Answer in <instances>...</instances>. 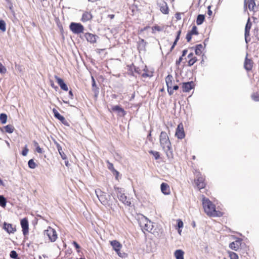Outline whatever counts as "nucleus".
<instances>
[{
  "mask_svg": "<svg viewBox=\"0 0 259 259\" xmlns=\"http://www.w3.org/2000/svg\"><path fill=\"white\" fill-rule=\"evenodd\" d=\"M202 205L204 212L209 217H221L224 214L221 211L217 210L215 204L204 195L202 196Z\"/></svg>",
  "mask_w": 259,
  "mask_h": 259,
  "instance_id": "obj_1",
  "label": "nucleus"
},
{
  "mask_svg": "<svg viewBox=\"0 0 259 259\" xmlns=\"http://www.w3.org/2000/svg\"><path fill=\"white\" fill-rule=\"evenodd\" d=\"M159 142L162 149L165 152L167 158H172L171 144L169 137L165 132H161L159 136Z\"/></svg>",
  "mask_w": 259,
  "mask_h": 259,
  "instance_id": "obj_2",
  "label": "nucleus"
},
{
  "mask_svg": "<svg viewBox=\"0 0 259 259\" xmlns=\"http://www.w3.org/2000/svg\"><path fill=\"white\" fill-rule=\"evenodd\" d=\"M165 82L167 86V92L169 96L174 94V91H177L179 89V85L175 83V80L174 77L168 74L165 77Z\"/></svg>",
  "mask_w": 259,
  "mask_h": 259,
  "instance_id": "obj_3",
  "label": "nucleus"
},
{
  "mask_svg": "<svg viewBox=\"0 0 259 259\" xmlns=\"http://www.w3.org/2000/svg\"><path fill=\"white\" fill-rule=\"evenodd\" d=\"M95 192L99 201L102 204L104 205H109V201L110 199V196L109 195L102 191L100 189L96 190Z\"/></svg>",
  "mask_w": 259,
  "mask_h": 259,
  "instance_id": "obj_4",
  "label": "nucleus"
},
{
  "mask_svg": "<svg viewBox=\"0 0 259 259\" xmlns=\"http://www.w3.org/2000/svg\"><path fill=\"white\" fill-rule=\"evenodd\" d=\"M44 235L47 236L51 242H55L58 238L56 231L51 227H48L44 231Z\"/></svg>",
  "mask_w": 259,
  "mask_h": 259,
  "instance_id": "obj_5",
  "label": "nucleus"
},
{
  "mask_svg": "<svg viewBox=\"0 0 259 259\" xmlns=\"http://www.w3.org/2000/svg\"><path fill=\"white\" fill-rule=\"evenodd\" d=\"M70 30L74 34L83 33L84 30L83 26L79 23L72 22L69 25Z\"/></svg>",
  "mask_w": 259,
  "mask_h": 259,
  "instance_id": "obj_6",
  "label": "nucleus"
},
{
  "mask_svg": "<svg viewBox=\"0 0 259 259\" xmlns=\"http://www.w3.org/2000/svg\"><path fill=\"white\" fill-rule=\"evenodd\" d=\"M110 243L117 254L119 256L123 257L122 253L120 252V250L122 247V244L116 240L110 241Z\"/></svg>",
  "mask_w": 259,
  "mask_h": 259,
  "instance_id": "obj_7",
  "label": "nucleus"
},
{
  "mask_svg": "<svg viewBox=\"0 0 259 259\" xmlns=\"http://www.w3.org/2000/svg\"><path fill=\"white\" fill-rule=\"evenodd\" d=\"M198 61L196 55L193 53H189L186 58V61L188 66L193 65Z\"/></svg>",
  "mask_w": 259,
  "mask_h": 259,
  "instance_id": "obj_8",
  "label": "nucleus"
},
{
  "mask_svg": "<svg viewBox=\"0 0 259 259\" xmlns=\"http://www.w3.org/2000/svg\"><path fill=\"white\" fill-rule=\"evenodd\" d=\"M175 136L179 139H182L185 138V133L182 123H180L178 124L176 129Z\"/></svg>",
  "mask_w": 259,
  "mask_h": 259,
  "instance_id": "obj_9",
  "label": "nucleus"
},
{
  "mask_svg": "<svg viewBox=\"0 0 259 259\" xmlns=\"http://www.w3.org/2000/svg\"><path fill=\"white\" fill-rule=\"evenodd\" d=\"M21 226L22 229L23 234L24 235H27L29 232V224L27 218L22 219L20 222Z\"/></svg>",
  "mask_w": 259,
  "mask_h": 259,
  "instance_id": "obj_10",
  "label": "nucleus"
},
{
  "mask_svg": "<svg viewBox=\"0 0 259 259\" xmlns=\"http://www.w3.org/2000/svg\"><path fill=\"white\" fill-rule=\"evenodd\" d=\"M157 5L162 14L164 15H168L169 14V9L166 2L163 1L161 3H157Z\"/></svg>",
  "mask_w": 259,
  "mask_h": 259,
  "instance_id": "obj_11",
  "label": "nucleus"
},
{
  "mask_svg": "<svg viewBox=\"0 0 259 259\" xmlns=\"http://www.w3.org/2000/svg\"><path fill=\"white\" fill-rule=\"evenodd\" d=\"M195 84L193 81L183 82L182 84V91L183 92H189L191 90L194 88Z\"/></svg>",
  "mask_w": 259,
  "mask_h": 259,
  "instance_id": "obj_12",
  "label": "nucleus"
},
{
  "mask_svg": "<svg viewBox=\"0 0 259 259\" xmlns=\"http://www.w3.org/2000/svg\"><path fill=\"white\" fill-rule=\"evenodd\" d=\"M198 34L199 32L198 31L197 27L195 25L193 26L192 29L189 31L186 35V38L187 41L190 42L191 40L193 35H197Z\"/></svg>",
  "mask_w": 259,
  "mask_h": 259,
  "instance_id": "obj_13",
  "label": "nucleus"
},
{
  "mask_svg": "<svg viewBox=\"0 0 259 259\" xmlns=\"http://www.w3.org/2000/svg\"><path fill=\"white\" fill-rule=\"evenodd\" d=\"M248 54L246 56L244 63V67L247 71H250L253 66V62L252 59L247 58Z\"/></svg>",
  "mask_w": 259,
  "mask_h": 259,
  "instance_id": "obj_14",
  "label": "nucleus"
},
{
  "mask_svg": "<svg viewBox=\"0 0 259 259\" xmlns=\"http://www.w3.org/2000/svg\"><path fill=\"white\" fill-rule=\"evenodd\" d=\"M93 18V16L90 11H84L81 18V21L82 22H86L90 21Z\"/></svg>",
  "mask_w": 259,
  "mask_h": 259,
  "instance_id": "obj_15",
  "label": "nucleus"
},
{
  "mask_svg": "<svg viewBox=\"0 0 259 259\" xmlns=\"http://www.w3.org/2000/svg\"><path fill=\"white\" fill-rule=\"evenodd\" d=\"M195 183L199 190L204 188L206 186L205 179L203 177H198L195 180Z\"/></svg>",
  "mask_w": 259,
  "mask_h": 259,
  "instance_id": "obj_16",
  "label": "nucleus"
},
{
  "mask_svg": "<svg viewBox=\"0 0 259 259\" xmlns=\"http://www.w3.org/2000/svg\"><path fill=\"white\" fill-rule=\"evenodd\" d=\"M55 78L62 90L65 91H67L68 90L67 85L64 83L63 80L62 78L56 75L55 76Z\"/></svg>",
  "mask_w": 259,
  "mask_h": 259,
  "instance_id": "obj_17",
  "label": "nucleus"
},
{
  "mask_svg": "<svg viewBox=\"0 0 259 259\" xmlns=\"http://www.w3.org/2000/svg\"><path fill=\"white\" fill-rule=\"evenodd\" d=\"M111 111L117 112L120 116H124L126 114L125 111L120 106L116 105L111 107Z\"/></svg>",
  "mask_w": 259,
  "mask_h": 259,
  "instance_id": "obj_18",
  "label": "nucleus"
},
{
  "mask_svg": "<svg viewBox=\"0 0 259 259\" xmlns=\"http://www.w3.org/2000/svg\"><path fill=\"white\" fill-rule=\"evenodd\" d=\"M160 189L163 194L168 195L170 194V187L167 183H162L160 185Z\"/></svg>",
  "mask_w": 259,
  "mask_h": 259,
  "instance_id": "obj_19",
  "label": "nucleus"
},
{
  "mask_svg": "<svg viewBox=\"0 0 259 259\" xmlns=\"http://www.w3.org/2000/svg\"><path fill=\"white\" fill-rule=\"evenodd\" d=\"M3 228L9 233H14L16 231V229L15 227H14L11 224H9L7 223H4Z\"/></svg>",
  "mask_w": 259,
  "mask_h": 259,
  "instance_id": "obj_20",
  "label": "nucleus"
},
{
  "mask_svg": "<svg viewBox=\"0 0 259 259\" xmlns=\"http://www.w3.org/2000/svg\"><path fill=\"white\" fill-rule=\"evenodd\" d=\"M53 112L55 118L59 120L64 124L66 125L67 124V121L65 118L63 116L60 115V114L56 109L54 108L53 109Z\"/></svg>",
  "mask_w": 259,
  "mask_h": 259,
  "instance_id": "obj_21",
  "label": "nucleus"
},
{
  "mask_svg": "<svg viewBox=\"0 0 259 259\" xmlns=\"http://www.w3.org/2000/svg\"><path fill=\"white\" fill-rule=\"evenodd\" d=\"M241 245V241L239 240H237L235 241L231 242L229 245V247L232 249L237 251L240 248Z\"/></svg>",
  "mask_w": 259,
  "mask_h": 259,
  "instance_id": "obj_22",
  "label": "nucleus"
},
{
  "mask_svg": "<svg viewBox=\"0 0 259 259\" xmlns=\"http://www.w3.org/2000/svg\"><path fill=\"white\" fill-rule=\"evenodd\" d=\"M84 36L88 41L90 43L94 44L96 42V35L91 33H86L84 34Z\"/></svg>",
  "mask_w": 259,
  "mask_h": 259,
  "instance_id": "obj_23",
  "label": "nucleus"
},
{
  "mask_svg": "<svg viewBox=\"0 0 259 259\" xmlns=\"http://www.w3.org/2000/svg\"><path fill=\"white\" fill-rule=\"evenodd\" d=\"M245 5H248V8L250 11H254V8L255 7V0H245Z\"/></svg>",
  "mask_w": 259,
  "mask_h": 259,
  "instance_id": "obj_24",
  "label": "nucleus"
},
{
  "mask_svg": "<svg viewBox=\"0 0 259 259\" xmlns=\"http://www.w3.org/2000/svg\"><path fill=\"white\" fill-rule=\"evenodd\" d=\"M118 198L120 201H122L125 205L127 206L131 205V201L127 200L126 196L123 193H120L119 195H118Z\"/></svg>",
  "mask_w": 259,
  "mask_h": 259,
  "instance_id": "obj_25",
  "label": "nucleus"
},
{
  "mask_svg": "<svg viewBox=\"0 0 259 259\" xmlns=\"http://www.w3.org/2000/svg\"><path fill=\"white\" fill-rule=\"evenodd\" d=\"M252 26V23L250 22V18L248 19L247 22L246 23L245 28V37L248 36L249 35V31L251 29Z\"/></svg>",
  "mask_w": 259,
  "mask_h": 259,
  "instance_id": "obj_26",
  "label": "nucleus"
},
{
  "mask_svg": "<svg viewBox=\"0 0 259 259\" xmlns=\"http://www.w3.org/2000/svg\"><path fill=\"white\" fill-rule=\"evenodd\" d=\"M204 50V47L202 44H199L195 46V54L196 55H200L203 50Z\"/></svg>",
  "mask_w": 259,
  "mask_h": 259,
  "instance_id": "obj_27",
  "label": "nucleus"
},
{
  "mask_svg": "<svg viewBox=\"0 0 259 259\" xmlns=\"http://www.w3.org/2000/svg\"><path fill=\"white\" fill-rule=\"evenodd\" d=\"M175 256L177 259H184V252L182 250H177L175 252Z\"/></svg>",
  "mask_w": 259,
  "mask_h": 259,
  "instance_id": "obj_28",
  "label": "nucleus"
},
{
  "mask_svg": "<svg viewBox=\"0 0 259 259\" xmlns=\"http://www.w3.org/2000/svg\"><path fill=\"white\" fill-rule=\"evenodd\" d=\"M144 73L142 74V76L144 78L151 77L152 76V73L150 72L146 66L145 67V68L143 70Z\"/></svg>",
  "mask_w": 259,
  "mask_h": 259,
  "instance_id": "obj_29",
  "label": "nucleus"
},
{
  "mask_svg": "<svg viewBox=\"0 0 259 259\" xmlns=\"http://www.w3.org/2000/svg\"><path fill=\"white\" fill-rule=\"evenodd\" d=\"M181 34V30L180 29L177 31L176 38L175 39V41L173 43V45L171 47L170 51H171L174 49V48H175V46L176 45L178 41L179 40Z\"/></svg>",
  "mask_w": 259,
  "mask_h": 259,
  "instance_id": "obj_30",
  "label": "nucleus"
},
{
  "mask_svg": "<svg viewBox=\"0 0 259 259\" xmlns=\"http://www.w3.org/2000/svg\"><path fill=\"white\" fill-rule=\"evenodd\" d=\"M205 20V16L204 15L199 14L198 15L196 19V23L199 25L203 23Z\"/></svg>",
  "mask_w": 259,
  "mask_h": 259,
  "instance_id": "obj_31",
  "label": "nucleus"
},
{
  "mask_svg": "<svg viewBox=\"0 0 259 259\" xmlns=\"http://www.w3.org/2000/svg\"><path fill=\"white\" fill-rule=\"evenodd\" d=\"M152 33H155L157 31L159 32L162 30L163 28L160 27V26L155 25L152 27Z\"/></svg>",
  "mask_w": 259,
  "mask_h": 259,
  "instance_id": "obj_32",
  "label": "nucleus"
},
{
  "mask_svg": "<svg viewBox=\"0 0 259 259\" xmlns=\"http://www.w3.org/2000/svg\"><path fill=\"white\" fill-rule=\"evenodd\" d=\"M4 128H5L6 132L10 133V134L12 133L15 130L14 127L13 125H10V124L5 126L4 127Z\"/></svg>",
  "mask_w": 259,
  "mask_h": 259,
  "instance_id": "obj_33",
  "label": "nucleus"
},
{
  "mask_svg": "<svg viewBox=\"0 0 259 259\" xmlns=\"http://www.w3.org/2000/svg\"><path fill=\"white\" fill-rule=\"evenodd\" d=\"M57 149L59 151L60 155H61L62 158L64 160L67 159V156L66 154L62 151V147L59 145H57Z\"/></svg>",
  "mask_w": 259,
  "mask_h": 259,
  "instance_id": "obj_34",
  "label": "nucleus"
},
{
  "mask_svg": "<svg viewBox=\"0 0 259 259\" xmlns=\"http://www.w3.org/2000/svg\"><path fill=\"white\" fill-rule=\"evenodd\" d=\"M149 154L152 155L154 157L155 159L158 160L160 158V153L159 152L155 151L153 150H150L149 151Z\"/></svg>",
  "mask_w": 259,
  "mask_h": 259,
  "instance_id": "obj_35",
  "label": "nucleus"
},
{
  "mask_svg": "<svg viewBox=\"0 0 259 259\" xmlns=\"http://www.w3.org/2000/svg\"><path fill=\"white\" fill-rule=\"evenodd\" d=\"M33 144L35 147L36 151L38 153H42V152H43L42 149L40 147L38 143L36 141H34Z\"/></svg>",
  "mask_w": 259,
  "mask_h": 259,
  "instance_id": "obj_36",
  "label": "nucleus"
},
{
  "mask_svg": "<svg viewBox=\"0 0 259 259\" xmlns=\"http://www.w3.org/2000/svg\"><path fill=\"white\" fill-rule=\"evenodd\" d=\"M227 253L230 259H238V255L237 253L231 251H228Z\"/></svg>",
  "mask_w": 259,
  "mask_h": 259,
  "instance_id": "obj_37",
  "label": "nucleus"
},
{
  "mask_svg": "<svg viewBox=\"0 0 259 259\" xmlns=\"http://www.w3.org/2000/svg\"><path fill=\"white\" fill-rule=\"evenodd\" d=\"M7 120V115L5 113H2L0 115V121L2 124L6 123Z\"/></svg>",
  "mask_w": 259,
  "mask_h": 259,
  "instance_id": "obj_38",
  "label": "nucleus"
},
{
  "mask_svg": "<svg viewBox=\"0 0 259 259\" xmlns=\"http://www.w3.org/2000/svg\"><path fill=\"white\" fill-rule=\"evenodd\" d=\"M28 166L32 169H34L36 167V164L34 161L33 159H31L28 161Z\"/></svg>",
  "mask_w": 259,
  "mask_h": 259,
  "instance_id": "obj_39",
  "label": "nucleus"
},
{
  "mask_svg": "<svg viewBox=\"0 0 259 259\" xmlns=\"http://www.w3.org/2000/svg\"><path fill=\"white\" fill-rule=\"evenodd\" d=\"M7 201L6 198L2 195H0V205L2 207H5Z\"/></svg>",
  "mask_w": 259,
  "mask_h": 259,
  "instance_id": "obj_40",
  "label": "nucleus"
},
{
  "mask_svg": "<svg viewBox=\"0 0 259 259\" xmlns=\"http://www.w3.org/2000/svg\"><path fill=\"white\" fill-rule=\"evenodd\" d=\"M187 52L188 51L187 50H184L183 51L182 56L180 57L179 59L176 61L177 65H179L180 64V63L182 62L183 60V57L185 56L186 55Z\"/></svg>",
  "mask_w": 259,
  "mask_h": 259,
  "instance_id": "obj_41",
  "label": "nucleus"
},
{
  "mask_svg": "<svg viewBox=\"0 0 259 259\" xmlns=\"http://www.w3.org/2000/svg\"><path fill=\"white\" fill-rule=\"evenodd\" d=\"M0 30L3 32H5L6 30V23L3 20H0Z\"/></svg>",
  "mask_w": 259,
  "mask_h": 259,
  "instance_id": "obj_42",
  "label": "nucleus"
},
{
  "mask_svg": "<svg viewBox=\"0 0 259 259\" xmlns=\"http://www.w3.org/2000/svg\"><path fill=\"white\" fill-rule=\"evenodd\" d=\"M18 255L17 252L15 250H12L10 252V256L12 258H17Z\"/></svg>",
  "mask_w": 259,
  "mask_h": 259,
  "instance_id": "obj_43",
  "label": "nucleus"
},
{
  "mask_svg": "<svg viewBox=\"0 0 259 259\" xmlns=\"http://www.w3.org/2000/svg\"><path fill=\"white\" fill-rule=\"evenodd\" d=\"M107 164H108V168L112 172L113 170H114L115 169L114 167L113 164L109 162V161L107 160L106 161Z\"/></svg>",
  "mask_w": 259,
  "mask_h": 259,
  "instance_id": "obj_44",
  "label": "nucleus"
},
{
  "mask_svg": "<svg viewBox=\"0 0 259 259\" xmlns=\"http://www.w3.org/2000/svg\"><path fill=\"white\" fill-rule=\"evenodd\" d=\"M251 98L255 101H259V94L257 93H253L251 95Z\"/></svg>",
  "mask_w": 259,
  "mask_h": 259,
  "instance_id": "obj_45",
  "label": "nucleus"
},
{
  "mask_svg": "<svg viewBox=\"0 0 259 259\" xmlns=\"http://www.w3.org/2000/svg\"><path fill=\"white\" fill-rule=\"evenodd\" d=\"M6 68L1 63H0V73L4 74L6 73Z\"/></svg>",
  "mask_w": 259,
  "mask_h": 259,
  "instance_id": "obj_46",
  "label": "nucleus"
},
{
  "mask_svg": "<svg viewBox=\"0 0 259 259\" xmlns=\"http://www.w3.org/2000/svg\"><path fill=\"white\" fill-rule=\"evenodd\" d=\"M72 244H73L75 248L77 249V251L79 252V249L80 248L79 245L76 241H74L72 242Z\"/></svg>",
  "mask_w": 259,
  "mask_h": 259,
  "instance_id": "obj_47",
  "label": "nucleus"
},
{
  "mask_svg": "<svg viewBox=\"0 0 259 259\" xmlns=\"http://www.w3.org/2000/svg\"><path fill=\"white\" fill-rule=\"evenodd\" d=\"M28 149L27 148V146H26L23 149V150H22V155L23 156H26L27 155L28 152Z\"/></svg>",
  "mask_w": 259,
  "mask_h": 259,
  "instance_id": "obj_48",
  "label": "nucleus"
},
{
  "mask_svg": "<svg viewBox=\"0 0 259 259\" xmlns=\"http://www.w3.org/2000/svg\"><path fill=\"white\" fill-rule=\"evenodd\" d=\"M178 227L181 228L183 227V222L181 220H178Z\"/></svg>",
  "mask_w": 259,
  "mask_h": 259,
  "instance_id": "obj_49",
  "label": "nucleus"
},
{
  "mask_svg": "<svg viewBox=\"0 0 259 259\" xmlns=\"http://www.w3.org/2000/svg\"><path fill=\"white\" fill-rule=\"evenodd\" d=\"M112 172L113 174V175H114L115 176L116 179L117 180L119 174V172L117 170H116V169H115Z\"/></svg>",
  "mask_w": 259,
  "mask_h": 259,
  "instance_id": "obj_50",
  "label": "nucleus"
},
{
  "mask_svg": "<svg viewBox=\"0 0 259 259\" xmlns=\"http://www.w3.org/2000/svg\"><path fill=\"white\" fill-rule=\"evenodd\" d=\"M175 18L178 20H181V14L179 12L176 13L175 14Z\"/></svg>",
  "mask_w": 259,
  "mask_h": 259,
  "instance_id": "obj_51",
  "label": "nucleus"
},
{
  "mask_svg": "<svg viewBox=\"0 0 259 259\" xmlns=\"http://www.w3.org/2000/svg\"><path fill=\"white\" fill-rule=\"evenodd\" d=\"M134 70H135V72L137 73L138 74H140L141 73V72H140V69H139V67H136V66H134Z\"/></svg>",
  "mask_w": 259,
  "mask_h": 259,
  "instance_id": "obj_52",
  "label": "nucleus"
},
{
  "mask_svg": "<svg viewBox=\"0 0 259 259\" xmlns=\"http://www.w3.org/2000/svg\"><path fill=\"white\" fill-rule=\"evenodd\" d=\"M69 97L70 99H73V94L71 90H70L69 92Z\"/></svg>",
  "mask_w": 259,
  "mask_h": 259,
  "instance_id": "obj_53",
  "label": "nucleus"
},
{
  "mask_svg": "<svg viewBox=\"0 0 259 259\" xmlns=\"http://www.w3.org/2000/svg\"><path fill=\"white\" fill-rule=\"evenodd\" d=\"M210 6H208V14L209 16H211L212 14V11L210 10Z\"/></svg>",
  "mask_w": 259,
  "mask_h": 259,
  "instance_id": "obj_54",
  "label": "nucleus"
},
{
  "mask_svg": "<svg viewBox=\"0 0 259 259\" xmlns=\"http://www.w3.org/2000/svg\"><path fill=\"white\" fill-rule=\"evenodd\" d=\"M108 17L111 19H112L114 18L115 17V15L114 14H110V15H108Z\"/></svg>",
  "mask_w": 259,
  "mask_h": 259,
  "instance_id": "obj_55",
  "label": "nucleus"
},
{
  "mask_svg": "<svg viewBox=\"0 0 259 259\" xmlns=\"http://www.w3.org/2000/svg\"><path fill=\"white\" fill-rule=\"evenodd\" d=\"M4 184L2 180L0 178V186H4Z\"/></svg>",
  "mask_w": 259,
  "mask_h": 259,
  "instance_id": "obj_56",
  "label": "nucleus"
},
{
  "mask_svg": "<svg viewBox=\"0 0 259 259\" xmlns=\"http://www.w3.org/2000/svg\"><path fill=\"white\" fill-rule=\"evenodd\" d=\"M65 163L66 166H68L69 165V161L68 160L65 161Z\"/></svg>",
  "mask_w": 259,
  "mask_h": 259,
  "instance_id": "obj_57",
  "label": "nucleus"
},
{
  "mask_svg": "<svg viewBox=\"0 0 259 259\" xmlns=\"http://www.w3.org/2000/svg\"><path fill=\"white\" fill-rule=\"evenodd\" d=\"M195 159H196V157H195V156L193 155V156H192V159L195 160Z\"/></svg>",
  "mask_w": 259,
  "mask_h": 259,
  "instance_id": "obj_58",
  "label": "nucleus"
},
{
  "mask_svg": "<svg viewBox=\"0 0 259 259\" xmlns=\"http://www.w3.org/2000/svg\"><path fill=\"white\" fill-rule=\"evenodd\" d=\"M93 85H94L95 84V81L94 80V79L93 78Z\"/></svg>",
  "mask_w": 259,
  "mask_h": 259,
  "instance_id": "obj_59",
  "label": "nucleus"
},
{
  "mask_svg": "<svg viewBox=\"0 0 259 259\" xmlns=\"http://www.w3.org/2000/svg\"><path fill=\"white\" fill-rule=\"evenodd\" d=\"M21 67L20 66H18V69H19L20 71H21Z\"/></svg>",
  "mask_w": 259,
  "mask_h": 259,
  "instance_id": "obj_60",
  "label": "nucleus"
},
{
  "mask_svg": "<svg viewBox=\"0 0 259 259\" xmlns=\"http://www.w3.org/2000/svg\"><path fill=\"white\" fill-rule=\"evenodd\" d=\"M51 86L55 88V87L54 86V83H51Z\"/></svg>",
  "mask_w": 259,
  "mask_h": 259,
  "instance_id": "obj_61",
  "label": "nucleus"
},
{
  "mask_svg": "<svg viewBox=\"0 0 259 259\" xmlns=\"http://www.w3.org/2000/svg\"><path fill=\"white\" fill-rule=\"evenodd\" d=\"M175 1V0H170V2H171V3H173V2H174Z\"/></svg>",
  "mask_w": 259,
  "mask_h": 259,
  "instance_id": "obj_62",
  "label": "nucleus"
},
{
  "mask_svg": "<svg viewBox=\"0 0 259 259\" xmlns=\"http://www.w3.org/2000/svg\"><path fill=\"white\" fill-rule=\"evenodd\" d=\"M181 230H179V233L180 234H181Z\"/></svg>",
  "mask_w": 259,
  "mask_h": 259,
  "instance_id": "obj_63",
  "label": "nucleus"
},
{
  "mask_svg": "<svg viewBox=\"0 0 259 259\" xmlns=\"http://www.w3.org/2000/svg\"><path fill=\"white\" fill-rule=\"evenodd\" d=\"M15 259H21V258L19 257H17V258H15Z\"/></svg>",
  "mask_w": 259,
  "mask_h": 259,
  "instance_id": "obj_64",
  "label": "nucleus"
}]
</instances>
